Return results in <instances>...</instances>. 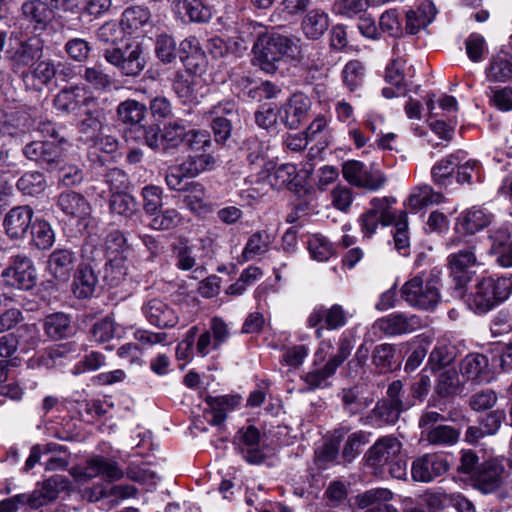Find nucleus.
<instances>
[{"label":"nucleus","mask_w":512,"mask_h":512,"mask_svg":"<svg viewBox=\"0 0 512 512\" xmlns=\"http://www.w3.org/2000/svg\"><path fill=\"white\" fill-rule=\"evenodd\" d=\"M459 435L458 430L449 425H437L421 432L422 439L434 446H452L457 443Z\"/></svg>","instance_id":"nucleus-37"},{"label":"nucleus","mask_w":512,"mask_h":512,"mask_svg":"<svg viewBox=\"0 0 512 512\" xmlns=\"http://www.w3.org/2000/svg\"><path fill=\"white\" fill-rule=\"evenodd\" d=\"M493 215L483 207L473 206L464 210L456 219V229L466 234H475L487 227Z\"/></svg>","instance_id":"nucleus-22"},{"label":"nucleus","mask_w":512,"mask_h":512,"mask_svg":"<svg viewBox=\"0 0 512 512\" xmlns=\"http://www.w3.org/2000/svg\"><path fill=\"white\" fill-rule=\"evenodd\" d=\"M269 185L277 190L287 188L294 191L298 187V172L294 164L285 163L274 168L267 176Z\"/></svg>","instance_id":"nucleus-35"},{"label":"nucleus","mask_w":512,"mask_h":512,"mask_svg":"<svg viewBox=\"0 0 512 512\" xmlns=\"http://www.w3.org/2000/svg\"><path fill=\"white\" fill-rule=\"evenodd\" d=\"M187 132L183 120L169 122L164 126L162 133L164 149L174 148L185 143Z\"/></svg>","instance_id":"nucleus-49"},{"label":"nucleus","mask_w":512,"mask_h":512,"mask_svg":"<svg viewBox=\"0 0 512 512\" xmlns=\"http://www.w3.org/2000/svg\"><path fill=\"white\" fill-rule=\"evenodd\" d=\"M402 450L398 438L388 435L379 438L366 454L367 466L373 469L375 475L384 476L386 466L396 459Z\"/></svg>","instance_id":"nucleus-7"},{"label":"nucleus","mask_w":512,"mask_h":512,"mask_svg":"<svg viewBox=\"0 0 512 512\" xmlns=\"http://www.w3.org/2000/svg\"><path fill=\"white\" fill-rule=\"evenodd\" d=\"M146 111L147 108L144 104L128 99L118 105L117 116L122 123L134 126L144 120Z\"/></svg>","instance_id":"nucleus-39"},{"label":"nucleus","mask_w":512,"mask_h":512,"mask_svg":"<svg viewBox=\"0 0 512 512\" xmlns=\"http://www.w3.org/2000/svg\"><path fill=\"white\" fill-rule=\"evenodd\" d=\"M436 16L435 5L430 1L422 2L416 10L406 12V31L416 34L432 23Z\"/></svg>","instance_id":"nucleus-30"},{"label":"nucleus","mask_w":512,"mask_h":512,"mask_svg":"<svg viewBox=\"0 0 512 512\" xmlns=\"http://www.w3.org/2000/svg\"><path fill=\"white\" fill-rule=\"evenodd\" d=\"M143 208L149 215H154L162 206L163 189L156 185H147L142 189Z\"/></svg>","instance_id":"nucleus-63"},{"label":"nucleus","mask_w":512,"mask_h":512,"mask_svg":"<svg viewBox=\"0 0 512 512\" xmlns=\"http://www.w3.org/2000/svg\"><path fill=\"white\" fill-rule=\"evenodd\" d=\"M97 284L94 271L88 267H80L73 282V292L77 298L84 299L93 295Z\"/></svg>","instance_id":"nucleus-40"},{"label":"nucleus","mask_w":512,"mask_h":512,"mask_svg":"<svg viewBox=\"0 0 512 512\" xmlns=\"http://www.w3.org/2000/svg\"><path fill=\"white\" fill-rule=\"evenodd\" d=\"M409 406V404L406 405L403 402L392 403L386 400L378 402L367 417L368 423L377 426L394 424L399 419L400 414Z\"/></svg>","instance_id":"nucleus-29"},{"label":"nucleus","mask_w":512,"mask_h":512,"mask_svg":"<svg viewBox=\"0 0 512 512\" xmlns=\"http://www.w3.org/2000/svg\"><path fill=\"white\" fill-rule=\"evenodd\" d=\"M443 200L441 193L433 191L428 185L417 187L409 196L408 204L413 211L421 210L432 204H439Z\"/></svg>","instance_id":"nucleus-42"},{"label":"nucleus","mask_w":512,"mask_h":512,"mask_svg":"<svg viewBox=\"0 0 512 512\" xmlns=\"http://www.w3.org/2000/svg\"><path fill=\"white\" fill-rule=\"evenodd\" d=\"M337 368L329 360L322 368L307 372L302 379L308 385L309 390L323 389L330 385L329 379L335 374Z\"/></svg>","instance_id":"nucleus-43"},{"label":"nucleus","mask_w":512,"mask_h":512,"mask_svg":"<svg viewBox=\"0 0 512 512\" xmlns=\"http://www.w3.org/2000/svg\"><path fill=\"white\" fill-rule=\"evenodd\" d=\"M241 454L247 462L259 464L264 459V454L260 448V432L255 426H248L238 431L235 437Z\"/></svg>","instance_id":"nucleus-19"},{"label":"nucleus","mask_w":512,"mask_h":512,"mask_svg":"<svg viewBox=\"0 0 512 512\" xmlns=\"http://www.w3.org/2000/svg\"><path fill=\"white\" fill-rule=\"evenodd\" d=\"M104 58L125 76H138L146 65L144 51L139 43L127 44L124 49H106Z\"/></svg>","instance_id":"nucleus-4"},{"label":"nucleus","mask_w":512,"mask_h":512,"mask_svg":"<svg viewBox=\"0 0 512 512\" xmlns=\"http://www.w3.org/2000/svg\"><path fill=\"white\" fill-rule=\"evenodd\" d=\"M155 53L163 63H171L176 59V42L168 34H161L155 41Z\"/></svg>","instance_id":"nucleus-59"},{"label":"nucleus","mask_w":512,"mask_h":512,"mask_svg":"<svg viewBox=\"0 0 512 512\" xmlns=\"http://www.w3.org/2000/svg\"><path fill=\"white\" fill-rule=\"evenodd\" d=\"M32 221V210L28 207H15L4 220L7 234L11 238H21L27 232Z\"/></svg>","instance_id":"nucleus-32"},{"label":"nucleus","mask_w":512,"mask_h":512,"mask_svg":"<svg viewBox=\"0 0 512 512\" xmlns=\"http://www.w3.org/2000/svg\"><path fill=\"white\" fill-rule=\"evenodd\" d=\"M403 50L404 49H401L399 44H395L393 46V59L387 66L385 74L386 81L397 89H400L401 87L405 88L406 85L403 72V66L406 60L401 55Z\"/></svg>","instance_id":"nucleus-41"},{"label":"nucleus","mask_w":512,"mask_h":512,"mask_svg":"<svg viewBox=\"0 0 512 512\" xmlns=\"http://www.w3.org/2000/svg\"><path fill=\"white\" fill-rule=\"evenodd\" d=\"M96 98L90 95L84 87L73 86L61 90L54 99V106L58 111L70 113L77 108L95 106Z\"/></svg>","instance_id":"nucleus-16"},{"label":"nucleus","mask_w":512,"mask_h":512,"mask_svg":"<svg viewBox=\"0 0 512 512\" xmlns=\"http://www.w3.org/2000/svg\"><path fill=\"white\" fill-rule=\"evenodd\" d=\"M127 266L125 257H117L109 259V263L105 266L104 278L112 286H117L127 275Z\"/></svg>","instance_id":"nucleus-58"},{"label":"nucleus","mask_w":512,"mask_h":512,"mask_svg":"<svg viewBox=\"0 0 512 512\" xmlns=\"http://www.w3.org/2000/svg\"><path fill=\"white\" fill-rule=\"evenodd\" d=\"M235 111V105L231 102L220 103L214 107L212 113L215 115L211 127L217 142L226 141L231 134V121L222 114L231 115Z\"/></svg>","instance_id":"nucleus-36"},{"label":"nucleus","mask_w":512,"mask_h":512,"mask_svg":"<svg viewBox=\"0 0 512 512\" xmlns=\"http://www.w3.org/2000/svg\"><path fill=\"white\" fill-rule=\"evenodd\" d=\"M460 379L456 370L448 369L439 374L435 387L436 393L441 397H448L460 390Z\"/></svg>","instance_id":"nucleus-51"},{"label":"nucleus","mask_w":512,"mask_h":512,"mask_svg":"<svg viewBox=\"0 0 512 512\" xmlns=\"http://www.w3.org/2000/svg\"><path fill=\"white\" fill-rule=\"evenodd\" d=\"M394 198L375 197L370 201V208L359 217L361 231L366 238H370L378 226H387L396 220V211L392 209Z\"/></svg>","instance_id":"nucleus-5"},{"label":"nucleus","mask_w":512,"mask_h":512,"mask_svg":"<svg viewBox=\"0 0 512 512\" xmlns=\"http://www.w3.org/2000/svg\"><path fill=\"white\" fill-rule=\"evenodd\" d=\"M57 444H47L42 452L39 445L34 446V464L45 466L46 470H63L68 465L67 454Z\"/></svg>","instance_id":"nucleus-28"},{"label":"nucleus","mask_w":512,"mask_h":512,"mask_svg":"<svg viewBox=\"0 0 512 512\" xmlns=\"http://www.w3.org/2000/svg\"><path fill=\"white\" fill-rule=\"evenodd\" d=\"M150 12L142 6H133L127 8L121 18V25L128 34H132L143 27L150 20Z\"/></svg>","instance_id":"nucleus-44"},{"label":"nucleus","mask_w":512,"mask_h":512,"mask_svg":"<svg viewBox=\"0 0 512 512\" xmlns=\"http://www.w3.org/2000/svg\"><path fill=\"white\" fill-rule=\"evenodd\" d=\"M379 29L392 37H400L402 35V24L396 9H389L382 13L379 19Z\"/></svg>","instance_id":"nucleus-61"},{"label":"nucleus","mask_w":512,"mask_h":512,"mask_svg":"<svg viewBox=\"0 0 512 512\" xmlns=\"http://www.w3.org/2000/svg\"><path fill=\"white\" fill-rule=\"evenodd\" d=\"M487 79L493 82H506L512 78L511 56L500 52L494 56L486 70Z\"/></svg>","instance_id":"nucleus-38"},{"label":"nucleus","mask_w":512,"mask_h":512,"mask_svg":"<svg viewBox=\"0 0 512 512\" xmlns=\"http://www.w3.org/2000/svg\"><path fill=\"white\" fill-rule=\"evenodd\" d=\"M141 310L148 323L159 329L173 328L179 321L172 305L159 298L146 301Z\"/></svg>","instance_id":"nucleus-12"},{"label":"nucleus","mask_w":512,"mask_h":512,"mask_svg":"<svg viewBox=\"0 0 512 512\" xmlns=\"http://www.w3.org/2000/svg\"><path fill=\"white\" fill-rule=\"evenodd\" d=\"M490 252L497 255V263L503 268L512 267V239L506 233L496 236Z\"/></svg>","instance_id":"nucleus-46"},{"label":"nucleus","mask_w":512,"mask_h":512,"mask_svg":"<svg viewBox=\"0 0 512 512\" xmlns=\"http://www.w3.org/2000/svg\"><path fill=\"white\" fill-rule=\"evenodd\" d=\"M121 334L122 331L119 330V325L109 316L97 321L92 328L93 338L100 343L107 342L114 337H120Z\"/></svg>","instance_id":"nucleus-53"},{"label":"nucleus","mask_w":512,"mask_h":512,"mask_svg":"<svg viewBox=\"0 0 512 512\" xmlns=\"http://www.w3.org/2000/svg\"><path fill=\"white\" fill-rule=\"evenodd\" d=\"M441 272L438 269L422 271L402 287V298L409 306L421 310H433L441 300Z\"/></svg>","instance_id":"nucleus-3"},{"label":"nucleus","mask_w":512,"mask_h":512,"mask_svg":"<svg viewBox=\"0 0 512 512\" xmlns=\"http://www.w3.org/2000/svg\"><path fill=\"white\" fill-rule=\"evenodd\" d=\"M203 88V81L195 74V76L178 75L173 83V89L183 102H198L199 98L203 96L201 89Z\"/></svg>","instance_id":"nucleus-34"},{"label":"nucleus","mask_w":512,"mask_h":512,"mask_svg":"<svg viewBox=\"0 0 512 512\" xmlns=\"http://www.w3.org/2000/svg\"><path fill=\"white\" fill-rule=\"evenodd\" d=\"M173 11L184 22L207 23L213 16L212 6L204 0H176Z\"/></svg>","instance_id":"nucleus-17"},{"label":"nucleus","mask_w":512,"mask_h":512,"mask_svg":"<svg viewBox=\"0 0 512 512\" xmlns=\"http://www.w3.org/2000/svg\"><path fill=\"white\" fill-rule=\"evenodd\" d=\"M82 475L86 479L100 476L105 480L116 481L122 478L123 472L115 461L97 456L86 462Z\"/></svg>","instance_id":"nucleus-26"},{"label":"nucleus","mask_w":512,"mask_h":512,"mask_svg":"<svg viewBox=\"0 0 512 512\" xmlns=\"http://www.w3.org/2000/svg\"><path fill=\"white\" fill-rule=\"evenodd\" d=\"M308 249L311 257L319 262H324L334 255L332 243L322 235H313L309 238Z\"/></svg>","instance_id":"nucleus-52"},{"label":"nucleus","mask_w":512,"mask_h":512,"mask_svg":"<svg viewBox=\"0 0 512 512\" xmlns=\"http://www.w3.org/2000/svg\"><path fill=\"white\" fill-rule=\"evenodd\" d=\"M83 119L80 121L78 129L82 140L92 142L105 129L106 116L103 109L95 106H86L82 109Z\"/></svg>","instance_id":"nucleus-20"},{"label":"nucleus","mask_w":512,"mask_h":512,"mask_svg":"<svg viewBox=\"0 0 512 512\" xmlns=\"http://www.w3.org/2000/svg\"><path fill=\"white\" fill-rule=\"evenodd\" d=\"M259 25L250 24L244 30L240 31L238 35L230 37L228 42L232 51L233 57H240L245 51L248 50L249 44L252 40V31H256Z\"/></svg>","instance_id":"nucleus-64"},{"label":"nucleus","mask_w":512,"mask_h":512,"mask_svg":"<svg viewBox=\"0 0 512 512\" xmlns=\"http://www.w3.org/2000/svg\"><path fill=\"white\" fill-rule=\"evenodd\" d=\"M44 329L53 339H61L70 333V319L64 313H55L46 317Z\"/></svg>","instance_id":"nucleus-48"},{"label":"nucleus","mask_w":512,"mask_h":512,"mask_svg":"<svg viewBox=\"0 0 512 512\" xmlns=\"http://www.w3.org/2000/svg\"><path fill=\"white\" fill-rule=\"evenodd\" d=\"M342 173L344 179L351 185L370 191L381 189L386 182L384 174L379 169L367 167L358 160L344 162Z\"/></svg>","instance_id":"nucleus-6"},{"label":"nucleus","mask_w":512,"mask_h":512,"mask_svg":"<svg viewBox=\"0 0 512 512\" xmlns=\"http://www.w3.org/2000/svg\"><path fill=\"white\" fill-rule=\"evenodd\" d=\"M393 493L386 488H375L367 490L356 496V504L359 508L367 509L366 512H398L389 504Z\"/></svg>","instance_id":"nucleus-21"},{"label":"nucleus","mask_w":512,"mask_h":512,"mask_svg":"<svg viewBox=\"0 0 512 512\" xmlns=\"http://www.w3.org/2000/svg\"><path fill=\"white\" fill-rule=\"evenodd\" d=\"M343 82L350 91L356 90L364 79V66L357 60L348 62L342 71Z\"/></svg>","instance_id":"nucleus-56"},{"label":"nucleus","mask_w":512,"mask_h":512,"mask_svg":"<svg viewBox=\"0 0 512 512\" xmlns=\"http://www.w3.org/2000/svg\"><path fill=\"white\" fill-rule=\"evenodd\" d=\"M216 159L208 154L202 153L195 156H189L187 160L182 162L184 170L190 177H195L201 172L211 170L214 168Z\"/></svg>","instance_id":"nucleus-54"},{"label":"nucleus","mask_w":512,"mask_h":512,"mask_svg":"<svg viewBox=\"0 0 512 512\" xmlns=\"http://www.w3.org/2000/svg\"><path fill=\"white\" fill-rule=\"evenodd\" d=\"M270 238L264 231L253 233L247 240L246 245L242 252L244 261L252 260L258 256L263 255L269 249Z\"/></svg>","instance_id":"nucleus-45"},{"label":"nucleus","mask_w":512,"mask_h":512,"mask_svg":"<svg viewBox=\"0 0 512 512\" xmlns=\"http://www.w3.org/2000/svg\"><path fill=\"white\" fill-rule=\"evenodd\" d=\"M446 455L426 453L417 457L411 467V475L415 481L428 483L444 475L449 470Z\"/></svg>","instance_id":"nucleus-9"},{"label":"nucleus","mask_w":512,"mask_h":512,"mask_svg":"<svg viewBox=\"0 0 512 512\" xmlns=\"http://www.w3.org/2000/svg\"><path fill=\"white\" fill-rule=\"evenodd\" d=\"M369 6V0H336L333 4V11L336 14L351 18L365 12Z\"/></svg>","instance_id":"nucleus-60"},{"label":"nucleus","mask_w":512,"mask_h":512,"mask_svg":"<svg viewBox=\"0 0 512 512\" xmlns=\"http://www.w3.org/2000/svg\"><path fill=\"white\" fill-rule=\"evenodd\" d=\"M512 295V274L483 277L467 295L466 304L476 314H486Z\"/></svg>","instance_id":"nucleus-2"},{"label":"nucleus","mask_w":512,"mask_h":512,"mask_svg":"<svg viewBox=\"0 0 512 512\" xmlns=\"http://www.w3.org/2000/svg\"><path fill=\"white\" fill-rule=\"evenodd\" d=\"M206 402L210 407V414L212 415L210 423L220 426L225 422L227 414L240 406L241 397L235 395L209 396L206 398Z\"/></svg>","instance_id":"nucleus-31"},{"label":"nucleus","mask_w":512,"mask_h":512,"mask_svg":"<svg viewBox=\"0 0 512 512\" xmlns=\"http://www.w3.org/2000/svg\"><path fill=\"white\" fill-rule=\"evenodd\" d=\"M330 17L322 9L314 8L306 12L301 20V31L307 39L318 40L328 30Z\"/></svg>","instance_id":"nucleus-27"},{"label":"nucleus","mask_w":512,"mask_h":512,"mask_svg":"<svg viewBox=\"0 0 512 512\" xmlns=\"http://www.w3.org/2000/svg\"><path fill=\"white\" fill-rule=\"evenodd\" d=\"M375 327L389 336L412 333L422 327L419 316L394 312L375 322Z\"/></svg>","instance_id":"nucleus-13"},{"label":"nucleus","mask_w":512,"mask_h":512,"mask_svg":"<svg viewBox=\"0 0 512 512\" xmlns=\"http://www.w3.org/2000/svg\"><path fill=\"white\" fill-rule=\"evenodd\" d=\"M394 244L395 248L403 255H406L410 246L408 234L407 214L405 211H396Z\"/></svg>","instance_id":"nucleus-50"},{"label":"nucleus","mask_w":512,"mask_h":512,"mask_svg":"<svg viewBox=\"0 0 512 512\" xmlns=\"http://www.w3.org/2000/svg\"><path fill=\"white\" fill-rule=\"evenodd\" d=\"M461 375L475 384L489 383L493 379V372L487 356L480 353L468 354L460 364Z\"/></svg>","instance_id":"nucleus-15"},{"label":"nucleus","mask_w":512,"mask_h":512,"mask_svg":"<svg viewBox=\"0 0 512 512\" xmlns=\"http://www.w3.org/2000/svg\"><path fill=\"white\" fill-rule=\"evenodd\" d=\"M75 255L68 249L55 250L48 259L47 269L59 280H67L74 268Z\"/></svg>","instance_id":"nucleus-33"},{"label":"nucleus","mask_w":512,"mask_h":512,"mask_svg":"<svg viewBox=\"0 0 512 512\" xmlns=\"http://www.w3.org/2000/svg\"><path fill=\"white\" fill-rule=\"evenodd\" d=\"M181 60L191 73L201 75L207 68L208 58L196 36H189L180 43Z\"/></svg>","instance_id":"nucleus-18"},{"label":"nucleus","mask_w":512,"mask_h":512,"mask_svg":"<svg viewBox=\"0 0 512 512\" xmlns=\"http://www.w3.org/2000/svg\"><path fill=\"white\" fill-rule=\"evenodd\" d=\"M109 207L111 213L124 217H131L138 210L134 197L123 192H114L111 195Z\"/></svg>","instance_id":"nucleus-47"},{"label":"nucleus","mask_w":512,"mask_h":512,"mask_svg":"<svg viewBox=\"0 0 512 512\" xmlns=\"http://www.w3.org/2000/svg\"><path fill=\"white\" fill-rule=\"evenodd\" d=\"M58 206L66 215L77 218L87 225L86 220L91 214V207L81 194L74 191L61 193L58 197Z\"/></svg>","instance_id":"nucleus-25"},{"label":"nucleus","mask_w":512,"mask_h":512,"mask_svg":"<svg viewBox=\"0 0 512 512\" xmlns=\"http://www.w3.org/2000/svg\"><path fill=\"white\" fill-rule=\"evenodd\" d=\"M257 40L253 45V53L260 68L268 73L277 69V63L284 58H295L300 53V39L278 33H265L258 26Z\"/></svg>","instance_id":"nucleus-1"},{"label":"nucleus","mask_w":512,"mask_h":512,"mask_svg":"<svg viewBox=\"0 0 512 512\" xmlns=\"http://www.w3.org/2000/svg\"><path fill=\"white\" fill-rule=\"evenodd\" d=\"M349 317V313L339 304H333L330 307L318 305L309 314L307 326L316 328V337L320 339L324 328L327 330L340 329L348 323Z\"/></svg>","instance_id":"nucleus-8"},{"label":"nucleus","mask_w":512,"mask_h":512,"mask_svg":"<svg viewBox=\"0 0 512 512\" xmlns=\"http://www.w3.org/2000/svg\"><path fill=\"white\" fill-rule=\"evenodd\" d=\"M448 267L458 286H463L472 278L471 268L480 264L476 245L470 243L464 248L449 254L447 257Z\"/></svg>","instance_id":"nucleus-10"},{"label":"nucleus","mask_w":512,"mask_h":512,"mask_svg":"<svg viewBox=\"0 0 512 512\" xmlns=\"http://www.w3.org/2000/svg\"><path fill=\"white\" fill-rule=\"evenodd\" d=\"M460 163L458 155L451 154L436 163L432 168V178L436 184H445L452 175L455 167Z\"/></svg>","instance_id":"nucleus-57"},{"label":"nucleus","mask_w":512,"mask_h":512,"mask_svg":"<svg viewBox=\"0 0 512 512\" xmlns=\"http://www.w3.org/2000/svg\"><path fill=\"white\" fill-rule=\"evenodd\" d=\"M505 467L496 458L483 462L472 477L473 486L482 494H492L503 484Z\"/></svg>","instance_id":"nucleus-11"},{"label":"nucleus","mask_w":512,"mask_h":512,"mask_svg":"<svg viewBox=\"0 0 512 512\" xmlns=\"http://www.w3.org/2000/svg\"><path fill=\"white\" fill-rule=\"evenodd\" d=\"M181 220V214L176 209L169 208L159 214H154L149 226L154 230H171L176 228Z\"/></svg>","instance_id":"nucleus-55"},{"label":"nucleus","mask_w":512,"mask_h":512,"mask_svg":"<svg viewBox=\"0 0 512 512\" xmlns=\"http://www.w3.org/2000/svg\"><path fill=\"white\" fill-rule=\"evenodd\" d=\"M60 0H44L34 4V33L39 29H45L46 23L53 17V9L58 7Z\"/></svg>","instance_id":"nucleus-62"},{"label":"nucleus","mask_w":512,"mask_h":512,"mask_svg":"<svg viewBox=\"0 0 512 512\" xmlns=\"http://www.w3.org/2000/svg\"><path fill=\"white\" fill-rule=\"evenodd\" d=\"M7 284L21 290L32 288V261L28 257L16 256L11 267L2 272Z\"/></svg>","instance_id":"nucleus-23"},{"label":"nucleus","mask_w":512,"mask_h":512,"mask_svg":"<svg viewBox=\"0 0 512 512\" xmlns=\"http://www.w3.org/2000/svg\"><path fill=\"white\" fill-rule=\"evenodd\" d=\"M311 105L307 95L295 93L279 109L280 119L290 129H296L306 119Z\"/></svg>","instance_id":"nucleus-14"},{"label":"nucleus","mask_w":512,"mask_h":512,"mask_svg":"<svg viewBox=\"0 0 512 512\" xmlns=\"http://www.w3.org/2000/svg\"><path fill=\"white\" fill-rule=\"evenodd\" d=\"M340 398L344 410L349 415L362 413L374 402V398L364 385L342 389Z\"/></svg>","instance_id":"nucleus-24"}]
</instances>
